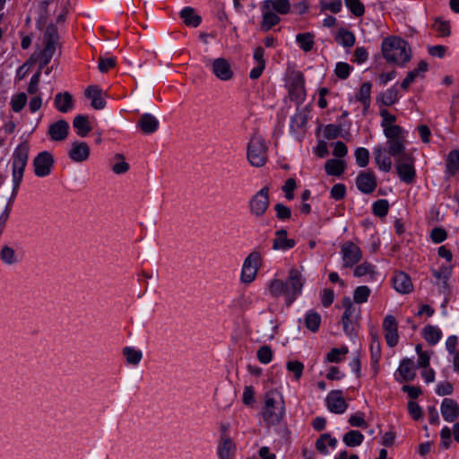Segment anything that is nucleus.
<instances>
[{
  "label": "nucleus",
  "mask_w": 459,
  "mask_h": 459,
  "mask_svg": "<svg viewBox=\"0 0 459 459\" xmlns=\"http://www.w3.org/2000/svg\"><path fill=\"white\" fill-rule=\"evenodd\" d=\"M180 17L186 25L196 28L202 22L201 16L195 13L192 7H185L180 12Z\"/></svg>",
  "instance_id": "30"
},
{
  "label": "nucleus",
  "mask_w": 459,
  "mask_h": 459,
  "mask_svg": "<svg viewBox=\"0 0 459 459\" xmlns=\"http://www.w3.org/2000/svg\"><path fill=\"white\" fill-rule=\"evenodd\" d=\"M123 355L126 357V362L134 366L138 365L143 358L142 351L132 347H125Z\"/></svg>",
  "instance_id": "37"
},
{
  "label": "nucleus",
  "mask_w": 459,
  "mask_h": 459,
  "mask_svg": "<svg viewBox=\"0 0 459 459\" xmlns=\"http://www.w3.org/2000/svg\"><path fill=\"white\" fill-rule=\"evenodd\" d=\"M29 157V146L26 143H21L13 152V183L15 190L23 177V172L27 165Z\"/></svg>",
  "instance_id": "5"
},
{
  "label": "nucleus",
  "mask_w": 459,
  "mask_h": 459,
  "mask_svg": "<svg viewBox=\"0 0 459 459\" xmlns=\"http://www.w3.org/2000/svg\"><path fill=\"white\" fill-rule=\"evenodd\" d=\"M115 59L111 56L100 57L99 62V70L101 73H105L112 68L115 65Z\"/></svg>",
  "instance_id": "64"
},
{
  "label": "nucleus",
  "mask_w": 459,
  "mask_h": 459,
  "mask_svg": "<svg viewBox=\"0 0 459 459\" xmlns=\"http://www.w3.org/2000/svg\"><path fill=\"white\" fill-rule=\"evenodd\" d=\"M235 454V444L228 437H223L218 447V455L220 459H232Z\"/></svg>",
  "instance_id": "27"
},
{
  "label": "nucleus",
  "mask_w": 459,
  "mask_h": 459,
  "mask_svg": "<svg viewBox=\"0 0 459 459\" xmlns=\"http://www.w3.org/2000/svg\"><path fill=\"white\" fill-rule=\"evenodd\" d=\"M344 2L354 15L360 16L364 13V6L359 0H344Z\"/></svg>",
  "instance_id": "55"
},
{
  "label": "nucleus",
  "mask_w": 459,
  "mask_h": 459,
  "mask_svg": "<svg viewBox=\"0 0 459 459\" xmlns=\"http://www.w3.org/2000/svg\"><path fill=\"white\" fill-rule=\"evenodd\" d=\"M257 359L263 364H268L273 359V351L267 346L264 345L257 351Z\"/></svg>",
  "instance_id": "51"
},
{
  "label": "nucleus",
  "mask_w": 459,
  "mask_h": 459,
  "mask_svg": "<svg viewBox=\"0 0 459 459\" xmlns=\"http://www.w3.org/2000/svg\"><path fill=\"white\" fill-rule=\"evenodd\" d=\"M284 413L285 407L281 394L276 390L267 392L262 411L264 420L269 425H277L282 420Z\"/></svg>",
  "instance_id": "3"
},
{
  "label": "nucleus",
  "mask_w": 459,
  "mask_h": 459,
  "mask_svg": "<svg viewBox=\"0 0 459 459\" xmlns=\"http://www.w3.org/2000/svg\"><path fill=\"white\" fill-rule=\"evenodd\" d=\"M290 95L297 100L301 101L305 98L304 80L300 73H296L293 76L290 89Z\"/></svg>",
  "instance_id": "25"
},
{
  "label": "nucleus",
  "mask_w": 459,
  "mask_h": 459,
  "mask_svg": "<svg viewBox=\"0 0 459 459\" xmlns=\"http://www.w3.org/2000/svg\"><path fill=\"white\" fill-rule=\"evenodd\" d=\"M55 106L62 113L72 110L74 108L72 95L67 91L57 93L55 97Z\"/></svg>",
  "instance_id": "26"
},
{
  "label": "nucleus",
  "mask_w": 459,
  "mask_h": 459,
  "mask_svg": "<svg viewBox=\"0 0 459 459\" xmlns=\"http://www.w3.org/2000/svg\"><path fill=\"white\" fill-rule=\"evenodd\" d=\"M440 411L443 419L447 422H454L459 418V405L451 398H445L442 401Z\"/></svg>",
  "instance_id": "16"
},
{
  "label": "nucleus",
  "mask_w": 459,
  "mask_h": 459,
  "mask_svg": "<svg viewBox=\"0 0 459 459\" xmlns=\"http://www.w3.org/2000/svg\"><path fill=\"white\" fill-rule=\"evenodd\" d=\"M376 273L375 266L368 262L358 265L354 270V276L356 277L368 275L371 279H374Z\"/></svg>",
  "instance_id": "41"
},
{
  "label": "nucleus",
  "mask_w": 459,
  "mask_h": 459,
  "mask_svg": "<svg viewBox=\"0 0 459 459\" xmlns=\"http://www.w3.org/2000/svg\"><path fill=\"white\" fill-rule=\"evenodd\" d=\"M397 371L399 373V377H397L396 379L399 382L412 381L416 376V374L414 372L413 360L411 359H403L402 362L400 363V366H399Z\"/></svg>",
  "instance_id": "21"
},
{
  "label": "nucleus",
  "mask_w": 459,
  "mask_h": 459,
  "mask_svg": "<svg viewBox=\"0 0 459 459\" xmlns=\"http://www.w3.org/2000/svg\"><path fill=\"white\" fill-rule=\"evenodd\" d=\"M345 167V161L339 159L328 160L325 165L326 173L331 176H341L343 173Z\"/></svg>",
  "instance_id": "31"
},
{
  "label": "nucleus",
  "mask_w": 459,
  "mask_h": 459,
  "mask_svg": "<svg viewBox=\"0 0 459 459\" xmlns=\"http://www.w3.org/2000/svg\"><path fill=\"white\" fill-rule=\"evenodd\" d=\"M398 325L395 317L388 315L383 321V329L385 331V338L389 347H394L398 343Z\"/></svg>",
  "instance_id": "13"
},
{
  "label": "nucleus",
  "mask_w": 459,
  "mask_h": 459,
  "mask_svg": "<svg viewBox=\"0 0 459 459\" xmlns=\"http://www.w3.org/2000/svg\"><path fill=\"white\" fill-rule=\"evenodd\" d=\"M35 63V57L31 56L29 61L25 62L22 65H21L15 74V81H22L28 74L30 66Z\"/></svg>",
  "instance_id": "53"
},
{
  "label": "nucleus",
  "mask_w": 459,
  "mask_h": 459,
  "mask_svg": "<svg viewBox=\"0 0 459 459\" xmlns=\"http://www.w3.org/2000/svg\"><path fill=\"white\" fill-rule=\"evenodd\" d=\"M364 440V436L359 430H350L342 437L343 443L350 447L360 446Z\"/></svg>",
  "instance_id": "34"
},
{
  "label": "nucleus",
  "mask_w": 459,
  "mask_h": 459,
  "mask_svg": "<svg viewBox=\"0 0 459 459\" xmlns=\"http://www.w3.org/2000/svg\"><path fill=\"white\" fill-rule=\"evenodd\" d=\"M296 39L299 47L305 51H309L313 48V36L309 33L298 34Z\"/></svg>",
  "instance_id": "48"
},
{
  "label": "nucleus",
  "mask_w": 459,
  "mask_h": 459,
  "mask_svg": "<svg viewBox=\"0 0 459 459\" xmlns=\"http://www.w3.org/2000/svg\"><path fill=\"white\" fill-rule=\"evenodd\" d=\"M57 47V37L54 32H48L45 36V48L38 55H33L35 62L39 59L40 69H43L52 59Z\"/></svg>",
  "instance_id": "8"
},
{
  "label": "nucleus",
  "mask_w": 459,
  "mask_h": 459,
  "mask_svg": "<svg viewBox=\"0 0 459 459\" xmlns=\"http://www.w3.org/2000/svg\"><path fill=\"white\" fill-rule=\"evenodd\" d=\"M27 102V96L24 92L18 93L12 97L11 106L14 112H20Z\"/></svg>",
  "instance_id": "49"
},
{
  "label": "nucleus",
  "mask_w": 459,
  "mask_h": 459,
  "mask_svg": "<svg viewBox=\"0 0 459 459\" xmlns=\"http://www.w3.org/2000/svg\"><path fill=\"white\" fill-rule=\"evenodd\" d=\"M0 258L5 264L8 265L14 264L18 262L14 250L8 246L2 247L0 251Z\"/></svg>",
  "instance_id": "42"
},
{
  "label": "nucleus",
  "mask_w": 459,
  "mask_h": 459,
  "mask_svg": "<svg viewBox=\"0 0 459 459\" xmlns=\"http://www.w3.org/2000/svg\"><path fill=\"white\" fill-rule=\"evenodd\" d=\"M433 27L442 36H447L450 34V26L449 23L446 21L437 19L433 24Z\"/></svg>",
  "instance_id": "60"
},
{
  "label": "nucleus",
  "mask_w": 459,
  "mask_h": 459,
  "mask_svg": "<svg viewBox=\"0 0 459 459\" xmlns=\"http://www.w3.org/2000/svg\"><path fill=\"white\" fill-rule=\"evenodd\" d=\"M375 162L380 170L388 172L392 169V160L386 154V150L383 146H377L374 149Z\"/></svg>",
  "instance_id": "22"
},
{
  "label": "nucleus",
  "mask_w": 459,
  "mask_h": 459,
  "mask_svg": "<svg viewBox=\"0 0 459 459\" xmlns=\"http://www.w3.org/2000/svg\"><path fill=\"white\" fill-rule=\"evenodd\" d=\"M428 70V64L425 61H420L418 64L417 68L409 72L404 78V80L401 83V87L403 90H407V88L414 82V80L419 77L421 74L425 73Z\"/></svg>",
  "instance_id": "29"
},
{
  "label": "nucleus",
  "mask_w": 459,
  "mask_h": 459,
  "mask_svg": "<svg viewBox=\"0 0 459 459\" xmlns=\"http://www.w3.org/2000/svg\"><path fill=\"white\" fill-rule=\"evenodd\" d=\"M274 210L276 212L277 217L280 220L289 219L291 215L290 209L283 205L281 203H277L274 207Z\"/></svg>",
  "instance_id": "62"
},
{
  "label": "nucleus",
  "mask_w": 459,
  "mask_h": 459,
  "mask_svg": "<svg viewBox=\"0 0 459 459\" xmlns=\"http://www.w3.org/2000/svg\"><path fill=\"white\" fill-rule=\"evenodd\" d=\"M386 149L390 156L395 160L402 155L408 154L405 152L404 140L402 139H390L386 141Z\"/></svg>",
  "instance_id": "28"
},
{
  "label": "nucleus",
  "mask_w": 459,
  "mask_h": 459,
  "mask_svg": "<svg viewBox=\"0 0 459 459\" xmlns=\"http://www.w3.org/2000/svg\"><path fill=\"white\" fill-rule=\"evenodd\" d=\"M341 253L342 255L344 267H352L362 258V252L360 248L351 241L342 245Z\"/></svg>",
  "instance_id": "12"
},
{
  "label": "nucleus",
  "mask_w": 459,
  "mask_h": 459,
  "mask_svg": "<svg viewBox=\"0 0 459 459\" xmlns=\"http://www.w3.org/2000/svg\"><path fill=\"white\" fill-rule=\"evenodd\" d=\"M408 411L414 420H419L422 417L420 406L413 401L408 403Z\"/></svg>",
  "instance_id": "59"
},
{
  "label": "nucleus",
  "mask_w": 459,
  "mask_h": 459,
  "mask_svg": "<svg viewBox=\"0 0 459 459\" xmlns=\"http://www.w3.org/2000/svg\"><path fill=\"white\" fill-rule=\"evenodd\" d=\"M447 237L446 231L442 228H434L430 233V238L434 243H441Z\"/></svg>",
  "instance_id": "58"
},
{
  "label": "nucleus",
  "mask_w": 459,
  "mask_h": 459,
  "mask_svg": "<svg viewBox=\"0 0 459 459\" xmlns=\"http://www.w3.org/2000/svg\"><path fill=\"white\" fill-rule=\"evenodd\" d=\"M348 422L352 427H360V428L367 427V423L364 420V413H362V412H357L355 414L351 415L348 420Z\"/></svg>",
  "instance_id": "57"
},
{
  "label": "nucleus",
  "mask_w": 459,
  "mask_h": 459,
  "mask_svg": "<svg viewBox=\"0 0 459 459\" xmlns=\"http://www.w3.org/2000/svg\"><path fill=\"white\" fill-rule=\"evenodd\" d=\"M307 123V116L305 113L299 111L294 114L290 119V129L299 130L302 128Z\"/></svg>",
  "instance_id": "50"
},
{
  "label": "nucleus",
  "mask_w": 459,
  "mask_h": 459,
  "mask_svg": "<svg viewBox=\"0 0 459 459\" xmlns=\"http://www.w3.org/2000/svg\"><path fill=\"white\" fill-rule=\"evenodd\" d=\"M354 155H355V159H356V163L360 168H365L368 164L369 152L366 148H363V147L357 148L355 150Z\"/></svg>",
  "instance_id": "46"
},
{
  "label": "nucleus",
  "mask_w": 459,
  "mask_h": 459,
  "mask_svg": "<svg viewBox=\"0 0 459 459\" xmlns=\"http://www.w3.org/2000/svg\"><path fill=\"white\" fill-rule=\"evenodd\" d=\"M351 70V67L349 64L339 62L335 66L334 72L337 77L340 79H346L350 75Z\"/></svg>",
  "instance_id": "56"
},
{
  "label": "nucleus",
  "mask_w": 459,
  "mask_h": 459,
  "mask_svg": "<svg viewBox=\"0 0 459 459\" xmlns=\"http://www.w3.org/2000/svg\"><path fill=\"white\" fill-rule=\"evenodd\" d=\"M432 273L436 279L442 281L441 288L446 290L448 288L447 281L451 275V269L442 266L439 270H433Z\"/></svg>",
  "instance_id": "43"
},
{
  "label": "nucleus",
  "mask_w": 459,
  "mask_h": 459,
  "mask_svg": "<svg viewBox=\"0 0 459 459\" xmlns=\"http://www.w3.org/2000/svg\"><path fill=\"white\" fill-rule=\"evenodd\" d=\"M395 162L400 178L405 183H411L415 178L414 159L411 154L402 155Z\"/></svg>",
  "instance_id": "7"
},
{
  "label": "nucleus",
  "mask_w": 459,
  "mask_h": 459,
  "mask_svg": "<svg viewBox=\"0 0 459 459\" xmlns=\"http://www.w3.org/2000/svg\"><path fill=\"white\" fill-rule=\"evenodd\" d=\"M381 52L386 62L402 67L411 59L410 46L398 36L385 38L381 44Z\"/></svg>",
  "instance_id": "1"
},
{
  "label": "nucleus",
  "mask_w": 459,
  "mask_h": 459,
  "mask_svg": "<svg viewBox=\"0 0 459 459\" xmlns=\"http://www.w3.org/2000/svg\"><path fill=\"white\" fill-rule=\"evenodd\" d=\"M459 169V151H452L447 157L446 171L454 175Z\"/></svg>",
  "instance_id": "40"
},
{
  "label": "nucleus",
  "mask_w": 459,
  "mask_h": 459,
  "mask_svg": "<svg viewBox=\"0 0 459 459\" xmlns=\"http://www.w3.org/2000/svg\"><path fill=\"white\" fill-rule=\"evenodd\" d=\"M370 289L368 286H359L354 290L353 299L356 303L361 304L368 300Z\"/></svg>",
  "instance_id": "45"
},
{
  "label": "nucleus",
  "mask_w": 459,
  "mask_h": 459,
  "mask_svg": "<svg viewBox=\"0 0 459 459\" xmlns=\"http://www.w3.org/2000/svg\"><path fill=\"white\" fill-rule=\"evenodd\" d=\"M284 284L286 286V304L287 306H290L297 296L301 293L304 280L301 273L297 269L292 268Z\"/></svg>",
  "instance_id": "6"
},
{
  "label": "nucleus",
  "mask_w": 459,
  "mask_h": 459,
  "mask_svg": "<svg viewBox=\"0 0 459 459\" xmlns=\"http://www.w3.org/2000/svg\"><path fill=\"white\" fill-rule=\"evenodd\" d=\"M260 260V254L256 251L251 252L247 256V258L244 261L241 272L242 282L250 283L255 280V275L257 273Z\"/></svg>",
  "instance_id": "9"
},
{
  "label": "nucleus",
  "mask_w": 459,
  "mask_h": 459,
  "mask_svg": "<svg viewBox=\"0 0 459 459\" xmlns=\"http://www.w3.org/2000/svg\"><path fill=\"white\" fill-rule=\"evenodd\" d=\"M383 130L384 134L387 138V140L403 138V129L399 126H396L394 124L388 126H385Z\"/></svg>",
  "instance_id": "47"
},
{
  "label": "nucleus",
  "mask_w": 459,
  "mask_h": 459,
  "mask_svg": "<svg viewBox=\"0 0 459 459\" xmlns=\"http://www.w3.org/2000/svg\"><path fill=\"white\" fill-rule=\"evenodd\" d=\"M159 120L152 114L144 113L141 116L138 126L144 134H152L159 127Z\"/></svg>",
  "instance_id": "24"
},
{
  "label": "nucleus",
  "mask_w": 459,
  "mask_h": 459,
  "mask_svg": "<svg viewBox=\"0 0 459 459\" xmlns=\"http://www.w3.org/2000/svg\"><path fill=\"white\" fill-rule=\"evenodd\" d=\"M73 126L81 137H85L91 130L87 117L82 115H78L74 118Z\"/></svg>",
  "instance_id": "33"
},
{
  "label": "nucleus",
  "mask_w": 459,
  "mask_h": 459,
  "mask_svg": "<svg viewBox=\"0 0 459 459\" xmlns=\"http://www.w3.org/2000/svg\"><path fill=\"white\" fill-rule=\"evenodd\" d=\"M285 288L286 286L284 281L279 279L273 280L269 285L270 293L273 297H279L281 295H284L286 297Z\"/></svg>",
  "instance_id": "44"
},
{
  "label": "nucleus",
  "mask_w": 459,
  "mask_h": 459,
  "mask_svg": "<svg viewBox=\"0 0 459 459\" xmlns=\"http://www.w3.org/2000/svg\"><path fill=\"white\" fill-rule=\"evenodd\" d=\"M90 156V147L84 142H74L69 151V157L75 162L86 160Z\"/></svg>",
  "instance_id": "18"
},
{
  "label": "nucleus",
  "mask_w": 459,
  "mask_h": 459,
  "mask_svg": "<svg viewBox=\"0 0 459 459\" xmlns=\"http://www.w3.org/2000/svg\"><path fill=\"white\" fill-rule=\"evenodd\" d=\"M336 41L344 48H351L355 43V36L348 30L340 29L336 35Z\"/></svg>",
  "instance_id": "36"
},
{
  "label": "nucleus",
  "mask_w": 459,
  "mask_h": 459,
  "mask_svg": "<svg viewBox=\"0 0 459 459\" xmlns=\"http://www.w3.org/2000/svg\"><path fill=\"white\" fill-rule=\"evenodd\" d=\"M85 96L91 100V106L95 109H103L106 106V101L103 98L102 90L96 86L91 85L85 90Z\"/></svg>",
  "instance_id": "17"
},
{
  "label": "nucleus",
  "mask_w": 459,
  "mask_h": 459,
  "mask_svg": "<svg viewBox=\"0 0 459 459\" xmlns=\"http://www.w3.org/2000/svg\"><path fill=\"white\" fill-rule=\"evenodd\" d=\"M347 352H348L347 347H343L342 349L333 348L328 352V354L326 356V360L329 362L338 363V362L342 361V355H344Z\"/></svg>",
  "instance_id": "52"
},
{
  "label": "nucleus",
  "mask_w": 459,
  "mask_h": 459,
  "mask_svg": "<svg viewBox=\"0 0 459 459\" xmlns=\"http://www.w3.org/2000/svg\"><path fill=\"white\" fill-rule=\"evenodd\" d=\"M451 435H452V432L448 427H444L441 429L440 437H441L442 441L440 443V446L446 449L449 448V446L451 445V442H452Z\"/></svg>",
  "instance_id": "63"
},
{
  "label": "nucleus",
  "mask_w": 459,
  "mask_h": 459,
  "mask_svg": "<svg viewBox=\"0 0 459 459\" xmlns=\"http://www.w3.org/2000/svg\"><path fill=\"white\" fill-rule=\"evenodd\" d=\"M68 131V123L64 119H60L50 125L48 128V134L54 141H63L67 137Z\"/></svg>",
  "instance_id": "20"
},
{
  "label": "nucleus",
  "mask_w": 459,
  "mask_h": 459,
  "mask_svg": "<svg viewBox=\"0 0 459 459\" xmlns=\"http://www.w3.org/2000/svg\"><path fill=\"white\" fill-rule=\"evenodd\" d=\"M321 324V316L318 313L309 311L305 317V325L311 332H316L319 329Z\"/></svg>",
  "instance_id": "38"
},
{
  "label": "nucleus",
  "mask_w": 459,
  "mask_h": 459,
  "mask_svg": "<svg viewBox=\"0 0 459 459\" xmlns=\"http://www.w3.org/2000/svg\"><path fill=\"white\" fill-rule=\"evenodd\" d=\"M286 367L290 372H292L294 374L295 379H299L301 377L304 369L303 363L298 360H290L287 362Z\"/></svg>",
  "instance_id": "54"
},
{
  "label": "nucleus",
  "mask_w": 459,
  "mask_h": 459,
  "mask_svg": "<svg viewBox=\"0 0 459 459\" xmlns=\"http://www.w3.org/2000/svg\"><path fill=\"white\" fill-rule=\"evenodd\" d=\"M371 88L372 84L369 82H366L361 85L359 91L356 95V99L364 107V112H367L370 106Z\"/></svg>",
  "instance_id": "32"
},
{
  "label": "nucleus",
  "mask_w": 459,
  "mask_h": 459,
  "mask_svg": "<svg viewBox=\"0 0 459 459\" xmlns=\"http://www.w3.org/2000/svg\"><path fill=\"white\" fill-rule=\"evenodd\" d=\"M295 244L296 242L293 238H287V231L285 230L281 229L275 232L273 245L274 250H288L294 247Z\"/></svg>",
  "instance_id": "23"
},
{
  "label": "nucleus",
  "mask_w": 459,
  "mask_h": 459,
  "mask_svg": "<svg viewBox=\"0 0 459 459\" xmlns=\"http://www.w3.org/2000/svg\"><path fill=\"white\" fill-rule=\"evenodd\" d=\"M267 145L265 140L255 133L247 144V160L252 166L262 167L267 160Z\"/></svg>",
  "instance_id": "4"
},
{
  "label": "nucleus",
  "mask_w": 459,
  "mask_h": 459,
  "mask_svg": "<svg viewBox=\"0 0 459 459\" xmlns=\"http://www.w3.org/2000/svg\"><path fill=\"white\" fill-rule=\"evenodd\" d=\"M398 91L395 87H391L384 91L378 98V100L385 106H391L398 100Z\"/></svg>",
  "instance_id": "39"
},
{
  "label": "nucleus",
  "mask_w": 459,
  "mask_h": 459,
  "mask_svg": "<svg viewBox=\"0 0 459 459\" xmlns=\"http://www.w3.org/2000/svg\"><path fill=\"white\" fill-rule=\"evenodd\" d=\"M242 402L245 405H252L255 402V391L253 386L247 385L245 386L243 395H242Z\"/></svg>",
  "instance_id": "61"
},
{
  "label": "nucleus",
  "mask_w": 459,
  "mask_h": 459,
  "mask_svg": "<svg viewBox=\"0 0 459 459\" xmlns=\"http://www.w3.org/2000/svg\"><path fill=\"white\" fill-rule=\"evenodd\" d=\"M325 402L328 410L336 414L343 413L348 407V404L342 397V392L341 390L331 391L328 394Z\"/></svg>",
  "instance_id": "14"
},
{
  "label": "nucleus",
  "mask_w": 459,
  "mask_h": 459,
  "mask_svg": "<svg viewBox=\"0 0 459 459\" xmlns=\"http://www.w3.org/2000/svg\"><path fill=\"white\" fill-rule=\"evenodd\" d=\"M32 164L35 175L39 178H44L51 173L54 167V159L50 152L44 151L34 158Z\"/></svg>",
  "instance_id": "10"
},
{
  "label": "nucleus",
  "mask_w": 459,
  "mask_h": 459,
  "mask_svg": "<svg viewBox=\"0 0 459 459\" xmlns=\"http://www.w3.org/2000/svg\"><path fill=\"white\" fill-rule=\"evenodd\" d=\"M424 339L431 345L439 342L442 336L441 331L433 325H427L422 330Z\"/></svg>",
  "instance_id": "35"
},
{
  "label": "nucleus",
  "mask_w": 459,
  "mask_h": 459,
  "mask_svg": "<svg viewBox=\"0 0 459 459\" xmlns=\"http://www.w3.org/2000/svg\"><path fill=\"white\" fill-rule=\"evenodd\" d=\"M262 24L264 31L278 24L281 21L279 14L284 15L290 12L289 0H264L261 4Z\"/></svg>",
  "instance_id": "2"
},
{
  "label": "nucleus",
  "mask_w": 459,
  "mask_h": 459,
  "mask_svg": "<svg viewBox=\"0 0 459 459\" xmlns=\"http://www.w3.org/2000/svg\"><path fill=\"white\" fill-rule=\"evenodd\" d=\"M211 69L214 76L221 81H230L233 78L234 73L231 65L223 57L211 61Z\"/></svg>",
  "instance_id": "11"
},
{
  "label": "nucleus",
  "mask_w": 459,
  "mask_h": 459,
  "mask_svg": "<svg viewBox=\"0 0 459 459\" xmlns=\"http://www.w3.org/2000/svg\"><path fill=\"white\" fill-rule=\"evenodd\" d=\"M358 189L365 194L373 192L377 186V178L373 172L362 171L356 178Z\"/></svg>",
  "instance_id": "15"
},
{
  "label": "nucleus",
  "mask_w": 459,
  "mask_h": 459,
  "mask_svg": "<svg viewBox=\"0 0 459 459\" xmlns=\"http://www.w3.org/2000/svg\"><path fill=\"white\" fill-rule=\"evenodd\" d=\"M393 285L396 291L403 294L410 293L413 289L410 276L403 272H397L394 274L393 277Z\"/></svg>",
  "instance_id": "19"
}]
</instances>
